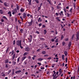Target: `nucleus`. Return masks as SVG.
Masks as SVG:
<instances>
[{
  "instance_id": "obj_1",
  "label": "nucleus",
  "mask_w": 79,
  "mask_h": 79,
  "mask_svg": "<svg viewBox=\"0 0 79 79\" xmlns=\"http://www.w3.org/2000/svg\"><path fill=\"white\" fill-rule=\"evenodd\" d=\"M21 42H22L21 40L17 41L16 42V45L18 47H20L21 48L23 49V47L21 46Z\"/></svg>"
},
{
  "instance_id": "obj_2",
  "label": "nucleus",
  "mask_w": 79,
  "mask_h": 79,
  "mask_svg": "<svg viewBox=\"0 0 79 79\" xmlns=\"http://www.w3.org/2000/svg\"><path fill=\"white\" fill-rule=\"evenodd\" d=\"M29 37L27 38V39L29 40V42H32V36L31 35H30L29 36Z\"/></svg>"
},
{
  "instance_id": "obj_3",
  "label": "nucleus",
  "mask_w": 79,
  "mask_h": 79,
  "mask_svg": "<svg viewBox=\"0 0 79 79\" xmlns=\"http://www.w3.org/2000/svg\"><path fill=\"white\" fill-rule=\"evenodd\" d=\"M12 12H13L12 13V15H15V13H17V9L16 8H15L14 10L12 11Z\"/></svg>"
},
{
  "instance_id": "obj_4",
  "label": "nucleus",
  "mask_w": 79,
  "mask_h": 79,
  "mask_svg": "<svg viewBox=\"0 0 79 79\" xmlns=\"http://www.w3.org/2000/svg\"><path fill=\"white\" fill-rule=\"evenodd\" d=\"M30 50V48H29V47H27L25 49V51H26V52H29Z\"/></svg>"
},
{
  "instance_id": "obj_5",
  "label": "nucleus",
  "mask_w": 79,
  "mask_h": 79,
  "mask_svg": "<svg viewBox=\"0 0 79 79\" xmlns=\"http://www.w3.org/2000/svg\"><path fill=\"white\" fill-rule=\"evenodd\" d=\"M32 20L31 19V22H28V24H29L28 26H32Z\"/></svg>"
},
{
  "instance_id": "obj_6",
  "label": "nucleus",
  "mask_w": 79,
  "mask_h": 79,
  "mask_svg": "<svg viewBox=\"0 0 79 79\" xmlns=\"http://www.w3.org/2000/svg\"><path fill=\"white\" fill-rule=\"evenodd\" d=\"M26 14L25 13H23V18L24 19H25L26 18V16H27Z\"/></svg>"
},
{
  "instance_id": "obj_7",
  "label": "nucleus",
  "mask_w": 79,
  "mask_h": 79,
  "mask_svg": "<svg viewBox=\"0 0 79 79\" xmlns=\"http://www.w3.org/2000/svg\"><path fill=\"white\" fill-rule=\"evenodd\" d=\"M20 11L22 13H23L24 11V9L23 8V7H21L20 10Z\"/></svg>"
},
{
  "instance_id": "obj_8",
  "label": "nucleus",
  "mask_w": 79,
  "mask_h": 79,
  "mask_svg": "<svg viewBox=\"0 0 79 79\" xmlns=\"http://www.w3.org/2000/svg\"><path fill=\"white\" fill-rule=\"evenodd\" d=\"M0 14L1 15H3L4 14V11L2 9H0Z\"/></svg>"
},
{
  "instance_id": "obj_9",
  "label": "nucleus",
  "mask_w": 79,
  "mask_h": 79,
  "mask_svg": "<svg viewBox=\"0 0 79 79\" xmlns=\"http://www.w3.org/2000/svg\"><path fill=\"white\" fill-rule=\"evenodd\" d=\"M60 17H56V19L58 21H61V20L60 19Z\"/></svg>"
},
{
  "instance_id": "obj_10",
  "label": "nucleus",
  "mask_w": 79,
  "mask_h": 79,
  "mask_svg": "<svg viewBox=\"0 0 79 79\" xmlns=\"http://www.w3.org/2000/svg\"><path fill=\"white\" fill-rule=\"evenodd\" d=\"M27 1L29 2L28 4L29 5H31V2H32V0H28Z\"/></svg>"
},
{
  "instance_id": "obj_11",
  "label": "nucleus",
  "mask_w": 79,
  "mask_h": 79,
  "mask_svg": "<svg viewBox=\"0 0 79 79\" xmlns=\"http://www.w3.org/2000/svg\"><path fill=\"white\" fill-rule=\"evenodd\" d=\"M64 54L65 55V56H67V55H68V52H67V51H64Z\"/></svg>"
},
{
  "instance_id": "obj_12",
  "label": "nucleus",
  "mask_w": 79,
  "mask_h": 79,
  "mask_svg": "<svg viewBox=\"0 0 79 79\" xmlns=\"http://www.w3.org/2000/svg\"><path fill=\"white\" fill-rule=\"evenodd\" d=\"M26 58V56H24L22 58V61H23L24 60V59H25Z\"/></svg>"
},
{
  "instance_id": "obj_13",
  "label": "nucleus",
  "mask_w": 79,
  "mask_h": 79,
  "mask_svg": "<svg viewBox=\"0 0 79 79\" xmlns=\"http://www.w3.org/2000/svg\"><path fill=\"white\" fill-rule=\"evenodd\" d=\"M44 60V59H42V58H39L38 59V61H42V60Z\"/></svg>"
},
{
  "instance_id": "obj_14",
  "label": "nucleus",
  "mask_w": 79,
  "mask_h": 79,
  "mask_svg": "<svg viewBox=\"0 0 79 79\" xmlns=\"http://www.w3.org/2000/svg\"><path fill=\"white\" fill-rule=\"evenodd\" d=\"M59 71L60 73H59V74H61L62 73V71L61 70V69H59Z\"/></svg>"
},
{
  "instance_id": "obj_15",
  "label": "nucleus",
  "mask_w": 79,
  "mask_h": 79,
  "mask_svg": "<svg viewBox=\"0 0 79 79\" xmlns=\"http://www.w3.org/2000/svg\"><path fill=\"white\" fill-rule=\"evenodd\" d=\"M21 70H19V71H17L16 72H15V73L17 74L18 73H21Z\"/></svg>"
},
{
  "instance_id": "obj_16",
  "label": "nucleus",
  "mask_w": 79,
  "mask_h": 79,
  "mask_svg": "<svg viewBox=\"0 0 79 79\" xmlns=\"http://www.w3.org/2000/svg\"><path fill=\"white\" fill-rule=\"evenodd\" d=\"M15 54H14L13 56H12V60H14V59H15Z\"/></svg>"
},
{
  "instance_id": "obj_17",
  "label": "nucleus",
  "mask_w": 79,
  "mask_h": 79,
  "mask_svg": "<svg viewBox=\"0 0 79 79\" xmlns=\"http://www.w3.org/2000/svg\"><path fill=\"white\" fill-rule=\"evenodd\" d=\"M71 44H72V43L71 42H69V44H68L69 47H70L71 45Z\"/></svg>"
},
{
  "instance_id": "obj_18",
  "label": "nucleus",
  "mask_w": 79,
  "mask_h": 79,
  "mask_svg": "<svg viewBox=\"0 0 79 79\" xmlns=\"http://www.w3.org/2000/svg\"><path fill=\"white\" fill-rule=\"evenodd\" d=\"M20 33H21L22 34H23V29H20Z\"/></svg>"
},
{
  "instance_id": "obj_19",
  "label": "nucleus",
  "mask_w": 79,
  "mask_h": 79,
  "mask_svg": "<svg viewBox=\"0 0 79 79\" xmlns=\"http://www.w3.org/2000/svg\"><path fill=\"white\" fill-rule=\"evenodd\" d=\"M12 63H13V64L14 65H15V64H16V61H12Z\"/></svg>"
},
{
  "instance_id": "obj_20",
  "label": "nucleus",
  "mask_w": 79,
  "mask_h": 79,
  "mask_svg": "<svg viewBox=\"0 0 79 79\" xmlns=\"http://www.w3.org/2000/svg\"><path fill=\"white\" fill-rule=\"evenodd\" d=\"M63 13V11H61L60 13H59V14H60V16H61V15H63L64 14Z\"/></svg>"
},
{
  "instance_id": "obj_21",
  "label": "nucleus",
  "mask_w": 79,
  "mask_h": 79,
  "mask_svg": "<svg viewBox=\"0 0 79 79\" xmlns=\"http://www.w3.org/2000/svg\"><path fill=\"white\" fill-rule=\"evenodd\" d=\"M8 60L6 59L5 60V63H8Z\"/></svg>"
},
{
  "instance_id": "obj_22",
  "label": "nucleus",
  "mask_w": 79,
  "mask_h": 79,
  "mask_svg": "<svg viewBox=\"0 0 79 79\" xmlns=\"http://www.w3.org/2000/svg\"><path fill=\"white\" fill-rule=\"evenodd\" d=\"M20 59V57H18V58L17 59V62L18 63H19V59Z\"/></svg>"
},
{
  "instance_id": "obj_23",
  "label": "nucleus",
  "mask_w": 79,
  "mask_h": 79,
  "mask_svg": "<svg viewBox=\"0 0 79 79\" xmlns=\"http://www.w3.org/2000/svg\"><path fill=\"white\" fill-rule=\"evenodd\" d=\"M17 6V10H19V6H18V5H16Z\"/></svg>"
},
{
  "instance_id": "obj_24",
  "label": "nucleus",
  "mask_w": 79,
  "mask_h": 79,
  "mask_svg": "<svg viewBox=\"0 0 79 79\" xmlns=\"http://www.w3.org/2000/svg\"><path fill=\"white\" fill-rule=\"evenodd\" d=\"M47 30H44V35H45L47 33Z\"/></svg>"
},
{
  "instance_id": "obj_25",
  "label": "nucleus",
  "mask_w": 79,
  "mask_h": 79,
  "mask_svg": "<svg viewBox=\"0 0 79 79\" xmlns=\"http://www.w3.org/2000/svg\"><path fill=\"white\" fill-rule=\"evenodd\" d=\"M28 52H25L23 54V56H26V55H27L28 54Z\"/></svg>"
},
{
  "instance_id": "obj_26",
  "label": "nucleus",
  "mask_w": 79,
  "mask_h": 79,
  "mask_svg": "<svg viewBox=\"0 0 79 79\" xmlns=\"http://www.w3.org/2000/svg\"><path fill=\"white\" fill-rule=\"evenodd\" d=\"M55 42L56 43H57V42H58V39H56L55 40Z\"/></svg>"
},
{
  "instance_id": "obj_27",
  "label": "nucleus",
  "mask_w": 79,
  "mask_h": 79,
  "mask_svg": "<svg viewBox=\"0 0 79 79\" xmlns=\"http://www.w3.org/2000/svg\"><path fill=\"white\" fill-rule=\"evenodd\" d=\"M76 41L77 42L78 41V40H79V37H76Z\"/></svg>"
},
{
  "instance_id": "obj_28",
  "label": "nucleus",
  "mask_w": 79,
  "mask_h": 79,
  "mask_svg": "<svg viewBox=\"0 0 79 79\" xmlns=\"http://www.w3.org/2000/svg\"><path fill=\"white\" fill-rule=\"evenodd\" d=\"M53 73H54L53 74H52V76H54V75H55V74H56V72H55V71H53Z\"/></svg>"
},
{
  "instance_id": "obj_29",
  "label": "nucleus",
  "mask_w": 79,
  "mask_h": 79,
  "mask_svg": "<svg viewBox=\"0 0 79 79\" xmlns=\"http://www.w3.org/2000/svg\"><path fill=\"white\" fill-rule=\"evenodd\" d=\"M4 6H8V5L6 4V3L4 2Z\"/></svg>"
},
{
  "instance_id": "obj_30",
  "label": "nucleus",
  "mask_w": 79,
  "mask_h": 79,
  "mask_svg": "<svg viewBox=\"0 0 79 79\" xmlns=\"http://www.w3.org/2000/svg\"><path fill=\"white\" fill-rule=\"evenodd\" d=\"M62 45H63V46H64V45H65V44H66V43H65V42H64V41L62 43Z\"/></svg>"
},
{
  "instance_id": "obj_31",
  "label": "nucleus",
  "mask_w": 79,
  "mask_h": 79,
  "mask_svg": "<svg viewBox=\"0 0 79 79\" xmlns=\"http://www.w3.org/2000/svg\"><path fill=\"white\" fill-rule=\"evenodd\" d=\"M58 75L57 76H56V77H53V79H57V78H58Z\"/></svg>"
},
{
  "instance_id": "obj_32",
  "label": "nucleus",
  "mask_w": 79,
  "mask_h": 79,
  "mask_svg": "<svg viewBox=\"0 0 79 79\" xmlns=\"http://www.w3.org/2000/svg\"><path fill=\"white\" fill-rule=\"evenodd\" d=\"M58 75L57 76H56V77H53V79H57V78H58Z\"/></svg>"
},
{
  "instance_id": "obj_33",
  "label": "nucleus",
  "mask_w": 79,
  "mask_h": 79,
  "mask_svg": "<svg viewBox=\"0 0 79 79\" xmlns=\"http://www.w3.org/2000/svg\"><path fill=\"white\" fill-rule=\"evenodd\" d=\"M8 50H9V47H8L6 50V53H7L8 52Z\"/></svg>"
},
{
  "instance_id": "obj_34",
  "label": "nucleus",
  "mask_w": 79,
  "mask_h": 79,
  "mask_svg": "<svg viewBox=\"0 0 79 79\" xmlns=\"http://www.w3.org/2000/svg\"><path fill=\"white\" fill-rule=\"evenodd\" d=\"M42 54H45V52L44 51H42Z\"/></svg>"
},
{
  "instance_id": "obj_35",
  "label": "nucleus",
  "mask_w": 79,
  "mask_h": 79,
  "mask_svg": "<svg viewBox=\"0 0 79 79\" xmlns=\"http://www.w3.org/2000/svg\"><path fill=\"white\" fill-rule=\"evenodd\" d=\"M55 65V64H52V68H54Z\"/></svg>"
},
{
  "instance_id": "obj_36",
  "label": "nucleus",
  "mask_w": 79,
  "mask_h": 79,
  "mask_svg": "<svg viewBox=\"0 0 79 79\" xmlns=\"http://www.w3.org/2000/svg\"><path fill=\"white\" fill-rule=\"evenodd\" d=\"M15 43H16V41L15 40H14L13 41V45H15Z\"/></svg>"
},
{
  "instance_id": "obj_37",
  "label": "nucleus",
  "mask_w": 79,
  "mask_h": 79,
  "mask_svg": "<svg viewBox=\"0 0 79 79\" xmlns=\"http://www.w3.org/2000/svg\"><path fill=\"white\" fill-rule=\"evenodd\" d=\"M5 67L6 68H8L9 67V66H8V64H6Z\"/></svg>"
},
{
  "instance_id": "obj_38",
  "label": "nucleus",
  "mask_w": 79,
  "mask_h": 79,
  "mask_svg": "<svg viewBox=\"0 0 79 79\" xmlns=\"http://www.w3.org/2000/svg\"><path fill=\"white\" fill-rule=\"evenodd\" d=\"M40 39L41 40H45V39L43 38H40Z\"/></svg>"
},
{
  "instance_id": "obj_39",
  "label": "nucleus",
  "mask_w": 79,
  "mask_h": 79,
  "mask_svg": "<svg viewBox=\"0 0 79 79\" xmlns=\"http://www.w3.org/2000/svg\"><path fill=\"white\" fill-rule=\"evenodd\" d=\"M20 19H21L22 21H23V17H22V16H20Z\"/></svg>"
},
{
  "instance_id": "obj_40",
  "label": "nucleus",
  "mask_w": 79,
  "mask_h": 79,
  "mask_svg": "<svg viewBox=\"0 0 79 79\" xmlns=\"http://www.w3.org/2000/svg\"><path fill=\"white\" fill-rule=\"evenodd\" d=\"M35 2H36L37 3H39V1L38 0H36Z\"/></svg>"
},
{
  "instance_id": "obj_41",
  "label": "nucleus",
  "mask_w": 79,
  "mask_h": 79,
  "mask_svg": "<svg viewBox=\"0 0 79 79\" xmlns=\"http://www.w3.org/2000/svg\"><path fill=\"white\" fill-rule=\"evenodd\" d=\"M46 27L45 25H42V28H44V27Z\"/></svg>"
},
{
  "instance_id": "obj_42",
  "label": "nucleus",
  "mask_w": 79,
  "mask_h": 79,
  "mask_svg": "<svg viewBox=\"0 0 79 79\" xmlns=\"http://www.w3.org/2000/svg\"><path fill=\"white\" fill-rule=\"evenodd\" d=\"M76 37H79V33H77L76 34Z\"/></svg>"
},
{
  "instance_id": "obj_43",
  "label": "nucleus",
  "mask_w": 79,
  "mask_h": 79,
  "mask_svg": "<svg viewBox=\"0 0 79 79\" xmlns=\"http://www.w3.org/2000/svg\"><path fill=\"white\" fill-rule=\"evenodd\" d=\"M68 58L66 57L65 59V61H66V63H67L68 62Z\"/></svg>"
},
{
  "instance_id": "obj_44",
  "label": "nucleus",
  "mask_w": 79,
  "mask_h": 79,
  "mask_svg": "<svg viewBox=\"0 0 79 79\" xmlns=\"http://www.w3.org/2000/svg\"><path fill=\"white\" fill-rule=\"evenodd\" d=\"M11 70H9V71H8L7 73V74H9L10 73H11Z\"/></svg>"
},
{
  "instance_id": "obj_45",
  "label": "nucleus",
  "mask_w": 79,
  "mask_h": 79,
  "mask_svg": "<svg viewBox=\"0 0 79 79\" xmlns=\"http://www.w3.org/2000/svg\"><path fill=\"white\" fill-rule=\"evenodd\" d=\"M46 1L48 2L49 4H50L51 3L50 2V1L49 0H46Z\"/></svg>"
},
{
  "instance_id": "obj_46",
  "label": "nucleus",
  "mask_w": 79,
  "mask_h": 79,
  "mask_svg": "<svg viewBox=\"0 0 79 79\" xmlns=\"http://www.w3.org/2000/svg\"><path fill=\"white\" fill-rule=\"evenodd\" d=\"M57 9H60V6H57Z\"/></svg>"
},
{
  "instance_id": "obj_47",
  "label": "nucleus",
  "mask_w": 79,
  "mask_h": 79,
  "mask_svg": "<svg viewBox=\"0 0 79 79\" xmlns=\"http://www.w3.org/2000/svg\"><path fill=\"white\" fill-rule=\"evenodd\" d=\"M64 38V36L63 35H62L61 36V40H63V39Z\"/></svg>"
},
{
  "instance_id": "obj_48",
  "label": "nucleus",
  "mask_w": 79,
  "mask_h": 79,
  "mask_svg": "<svg viewBox=\"0 0 79 79\" xmlns=\"http://www.w3.org/2000/svg\"><path fill=\"white\" fill-rule=\"evenodd\" d=\"M73 10V8H71L70 10V13H72V10Z\"/></svg>"
},
{
  "instance_id": "obj_49",
  "label": "nucleus",
  "mask_w": 79,
  "mask_h": 79,
  "mask_svg": "<svg viewBox=\"0 0 79 79\" xmlns=\"http://www.w3.org/2000/svg\"><path fill=\"white\" fill-rule=\"evenodd\" d=\"M73 7H74V8H76V4L73 3Z\"/></svg>"
},
{
  "instance_id": "obj_50",
  "label": "nucleus",
  "mask_w": 79,
  "mask_h": 79,
  "mask_svg": "<svg viewBox=\"0 0 79 79\" xmlns=\"http://www.w3.org/2000/svg\"><path fill=\"white\" fill-rule=\"evenodd\" d=\"M42 3H41L40 4V7L41 8V7L42 6Z\"/></svg>"
},
{
  "instance_id": "obj_51",
  "label": "nucleus",
  "mask_w": 79,
  "mask_h": 79,
  "mask_svg": "<svg viewBox=\"0 0 79 79\" xmlns=\"http://www.w3.org/2000/svg\"><path fill=\"white\" fill-rule=\"evenodd\" d=\"M7 13L8 15H10L11 14V11H9Z\"/></svg>"
},
{
  "instance_id": "obj_52",
  "label": "nucleus",
  "mask_w": 79,
  "mask_h": 79,
  "mask_svg": "<svg viewBox=\"0 0 79 79\" xmlns=\"http://www.w3.org/2000/svg\"><path fill=\"white\" fill-rule=\"evenodd\" d=\"M74 35H73L72 37V39L73 40V38H74Z\"/></svg>"
},
{
  "instance_id": "obj_53",
  "label": "nucleus",
  "mask_w": 79,
  "mask_h": 79,
  "mask_svg": "<svg viewBox=\"0 0 79 79\" xmlns=\"http://www.w3.org/2000/svg\"><path fill=\"white\" fill-rule=\"evenodd\" d=\"M4 19H7L6 18V17L5 16H3L2 17Z\"/></svg>"
},
{
  "instance_id": "obj_54",
  "label": "nucleus",
  "mask_w": 79,
  "mask_h": 79,
  "mask_svg": "<svg viewBox=\"0 0 79 79\" xmlns=\"http://www.w3.org/2000/svg\"><path fill=\"white\" fill-rule=\"evenodd\" d=\"M38 25L39 27H40V26H42V23H39Z\"/></svg>"
},
{
  "instance_id": "obj_55",
  "label": "nucleus",
  "mask_w": 79,
  "mask_h": 79,
  "mask_svg": "<svg viewBox=\"0 0 79 79\" xmlns=\"http://www.w3.org/2000/svg\"><path fill=\"white\" fill-rule=\"evenodd\" d=\"M51 41H52V42H54V41H55V39H52Z\"/></svg>"
},
{
  "instance_id": "obj_56",
  "label": "nucleus",
  "mask_w": 79,
  "mask_h": 79,
  "mask_svg": "<svg viewBox=\"0 0 79 79\" xmlns=\"http://www.w3.org/2000/svg\"><path fill=\"white\" fill-rule=\"evenodd\" d=\"M38 64H39V66H41V63H37Z\"/></svg>"
},
{
  "instance_id": "obj_57",
  "label": "nucleus",
  "mask_w": 79,
  "mask_h": 79,
  "mask_svg": "<svg viewBox=\"0 0 79 79\" xmlns=\"http://www.w3.org/2000/svg\"><path fill=\"white\" fill-rule=\"evenodd\" d=\"M41 69H45V68L44 67H40Z\"/></svg>"
},
{
  "instance_id": "obj_58",
  "label": "nucleus",
  "mask_w": 79,
  "mask_h": 79,
  "mask_svg": "<svg viewBox=\"0 0 79 79\" xmlns=\"http://www.w3.org/2000/svg\"><path fill=\"white\" fill-rule=\"evenodd\" d=\"M67 15V17H69V13H67L66 14Z\"/></svg>"
},
{
  "instance_id": "obj_59",
  "label": "nucleus",
  "mask_w": 79,
  "mask_h": 79,
  "mask_svg": "<svg viewBox=\"0 0 79 79\" xmlns=\"http://www.w3.org/2000/svg\"><path fill=\"white\" fill-rule=\"evenodd\" d=\"M69 40L68 38H66L65 39V41H68Z\"/></svg>"
},
{
  "instance_id": "obj_60",
  "label": "nucleus",
  "mask_w": 79,
  "mask_h": 79,
  "mask_svg": "<svg viewBox=\"0 0 79 79\" xmlns=\"http://www.w3.org/2000/svg\"><path fill=\"white\" fill-rule=\"evenodd\" d=\"M40 8L41 7H38L37 8L38 10H40L41 9Z\"/></svg>"
},
{
  "instance_id": "obj_61",
  "label": "nucleus",
  "mask_w": 79,
  "mask_h": 79,
  "mask_svg": "<svg viewBox=\"0 0 79 79\" xmlns=\"http://www.w3.org/2000/svg\"><path fill=\"white\" fill-rule=\"evenodd\" d=\"M55 34L56 35L58 34V32H57V31H56V30Z\"/></svg>"
},
{
  "instance_id": "obj_62",
  "label": "nucleus",
  "mask_w": 79,
  "mask_h": 79,
  "mask_svg": "<svg viewBox=\"0 0 79 79\" xmlns=\"http://www.w3.org/2000/svg\"><path fill=\"white\" fill-rule=\"evenodd\" d=\"M36 33L37 34H39V31H36Z\"/></svg>"
},
{
  "instance_id": "obj_63",
  "label": "nucleus",
  "mask_w": 79,
  "mask_h": 79,
  "mask_svg": "<svg viewBox=\"0 0 79 79\" xmlns=\"http://www.w3.org/2000/svg\"><path fill=\"white\" fill-rule=\"evenodd\" d=\"M27 16L28 17H29V16H30V14H28L27 15Z\"/></svg>"
},
{
  "instance_id": "obj_64",
  "label": "nucleus",
  "mask_w": 79,
  "mask_h": 79,
  "mask_svg": "<svg viewBox=\"0 0 79 79\" xmlns=\"http://www.w3.org/2000/svg\"><path fill=\"white\" fill-rule=\"evenodd\" d=\"M2 76H3V77H4V76H5V74H3L2 75Z\"/></svg>"
}]
</instances>
